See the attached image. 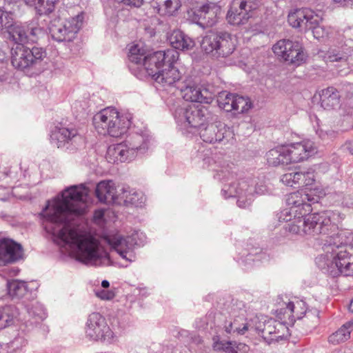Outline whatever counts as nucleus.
Masks as SVG:
<instances>
[{
  "mask_svg": "<svg viewBox=\"0 0 353 353\" xmlns=\"http://www.w3.org/2000/svg\"><path fill=\"white\" fill-rule=\"evenodd\" d=\"M89 201V190L85 185H72L49 201L41 216L45 230L60 243L68 245L78 261L97 265L103 258L109 260L108 252L94 238L73 227L71 223L85 212Z\"/></svg>",
  "mask_w": 353,
  "mask_h": 353,
  "instance_id": "f257e3e1",
  "label": "nucleus"
},
{
  "mask_svg": "<svg viewBox=\"0 0 353 353\" xmlns=\"http://www.w3.org/2000/svg\"><path fill=\"white\" fill-rule=\"evenodd\" d=\"M340 214L334 211H324L319 213L307 214L302 219H296V223H288L290 232L296 234L310 236L316 239L325 236V241L330 245V241L346 237L350 234L346 230H339L338 225L334 222Z\"/></svg>",
  "mask_w": 353,
  "mask_h": 353,
  "instance_id": "f03ea898",
  "label": "nucleus"
},
{
  "mask_svg": "<svg viewBox=\"0 0 353 353\" xmlns=\"http://www.w3.org/2000/svg\"><path fill=\"white\" fill-rule=\"evenodd\" d=\"M348 235L343 239H338L330 241L327 245V252L331 250L332 261L327 264V271L332 277L339 275L353 276V245L348 243Z\"/></svg>",
  "mask_w": 353,
  "mask_h": 353,
  "instance_id": "7ed1b4c3",
  "label": "nucleus"
},
{
  "mask_svg": "<svg viewBox=\"0 0 353 353\" xmlns=\"http://www.w3.org/2000/svg\"><path fill=\"white\" fill-rule=\"evenodd\" d=\"M314 195L296 191L288 195L286 203L288 206L277 214L279 222L296 223V219H302L312 211V204L318 202Z\"/></svg>",
  "mask_w": 353,
  "mask_h": 353,
  "instance_id": "20e7f679",
  "label": "nucleus"
},
{
  "mask_svg": "<svg viewBox=\"0 0 353 353\" xmlns=\"http://www.w3.org/2000/svg\"><path fill=\"white\" fill-rule=\"evenodd\" d=\"M145 236L142 232L133 231L130 234L123 235L120 232H112V252L114 250L124 261L119 263L112 256V266L128 267L134 260L133 250L135 245H143Z\"/></svg>",
  "mask_w": 353,
  "mask_h": 353,
  "instance_id": "39448f33",
  "label": "nucleus"
},
{
  "mask_svg": "<svg viewBox=\"0 0 353 353\" xmlns=\"http://www.w3.org/2000/svg\"><path fill=\"white\" fill-rule=\"evenodd\" d=\"M12 64L19 70H43L47 65L46 51L39 47L32 48L17 45L12 49Z\"/></svg>",
  "mask_w": 353,
  "mask_h": 353,
  "instance_id": "423d86ee",
  "label": "nucleus"
},
{
  "mask_svg": "<svg viewBox=\"0 0 353 353\" xmlns=\"http://www.w3.org/2000/svg\"><path fill=\"white\" fill-rule=\"evenodd\" d=\"M148 139L144 135L132 133L124 141L113 143L112 140V158L114 163H127L134 160L139 152L143 153L148 149Z\"/></svg>",
  "mask_w": 353,
  "mask_h": 353,
  "instance_id": "0eeeda50",
  "label": "nucleus"
},
{
  "mask_svg": "<svg viewBox=\"0 0 353 353\" xmlns=\"http://www.w3.org/2000/svg\"><path fill=\"white\" fill-rule=\"evenodd\" d=\"M235 41L236 39L228 32H211L203 39L201 48L208 54L227 57L235 50Z\"/></svg>",
  "mask_w": 353,
  "mask_h": 353,
  "instance_id": "6e6552de",
  "label": "nucleus"
},
{
  "mask_svg": "<svg viewBox=\"0 0 353 353\" xmlns=\"http://www.w3.org/2000/svg\"><path fill=\"white\" fill-rule=\"evenodd\" d=\"M255 180L251 178L239 179L225 184L221 190L224 198L236 197L239 207L245 208L254 198V185Z\"/></svg>",
  "mask_w": 353,
  "mask_h": 353,
  "instance_id": "1a4fd4ad",
  "label": "nucleus"
},
{
  "mask_svg": "<svg viewBox=\"0 0 353 353\" xmlns=\"http://www.w3.org/2000/svg\"><path fill=\"white\" fill-rule=\"evenodd\" d=\"M83 21V13L70 17L64 21L60 18H56L50 22L49 32L54 41L58 42L71 41L81 29Z\"/></svg>",
  "mask_w": 353,
  "mask_h": 353,
  "instance_id": "9d476101",
  "label": "nucleus"
},
{
  "mask_svg": "<svg viewBox=\"0 0 353 353\" xmlns=\"http://www.w3.org/2000/svg\"><path fill=\"white\" fill-rule=\"evenodd\" d=\"M175 117L178 122L187 128H200L210 119L211 113L205 106L193 104L187 108H177Z\"/></svg>",
  "mask_w": 353,
  "mask_h": 353,
  "instance_id": "9b49d317",
  "label": "nucleus"
},
{
  "mask_svg": "<svg viewBox=\"0 0 353 353\" xmlns=\"http://www.w3.org/2000/svg\"><path fill=\"white\" fill-rule=\"evenodd\" d=\"M272 50L274 54L284 61L296 65H300L307 59L303 45L299 41L281 39L273 46Z\"/></svg>",
  "mask_w": 353,
  "mask_h": 353,
  "instance_id": "f8f14e48",
  "label": "nucleus"
},
{
  "mask_svg": "<svg viewBox=\"0 0 353 353\" xmlns=\"http://www.w3.org/2000/svg\"><path fill=\"white\" fill-rule=\"evenodd\" d=\"M178 58L179 53L173 49L157 51L145 55L139 65L144 66L148 74L154 77L164 67L165 63L170 65L172 62H176Z\"/></svg>",
  "mask_w": 353,
  "mask_h": 353,
  "instance_id": "ddd939ff",
  "label": "nucleus"
},
{
  "mask_svg": "<svg viewBox=\"0 0 353 353\" xmlns=\"http://www.w3.org/2000/svg\"><path fill=\"white\" fill-rule=\"evenodd\" d=\"M145 196L142 192L130 189L124 185L115 188L112 185V205L141 207L145 203Z\"/></svg>",
  "mask_w": 353,
  "mask_h": 353,
  "instance_id": "4468645a",
  "label": "nucleus"
},
{
  "mask_svg": "<svg viewBox=\"0 0 353 353\" xmlns=\"http://www.w3.org/2000/svg\"><path fill=\"white\" fill-rule=\"evenodd\" d=\"M109 331L105 319L101 314L94 312L89 315L85 327L88 339L94 341H104L108 336Z\"/></svg>",
  "mask_w": 353,
  "mask_h": 353,
  "instance_id": "2eb2a0df",
  "label": "nucleus"
},
{
  "mask_svg": "<svg viewBox=\"0 0 353 353\" xmlns=\"http://www.w3.org/2000/svg\"><path fill=\"white\" fill-rule=\"evenodd\" d=\"M288 163H296L307 160L317 152L313 141L309 139L285 145Z\"/></svg>",
  "mask_w": 353,
  "mask_h": 353,
  "instance_id": "dca6fc26",
  "label": "nucleus"
},
{
  "mask_svg": "<svg viewBox=\"0 0 353 353\" xmlns=\"http://www.w3.org/2000/svg\"><path fill=\"white\" fill-rule=\"evenodd\" d=\"M254 8L250 0H234L227 14V20L232 25L245 24L252 17Z\"/></svg>",
  "mask_w": 353,
  "mask_h": 353,
  "instance_id": "f3484780",
  "label": "nucleus"
},
{
  "mask_svg": "<svg viewBox=\"0 0 353 353\" xmlns=\"http://www.w3.org/2000/svg\"><path fill=\"white\" fill-rule=\"evenodd\" d=\"M318 20V14L309 8L295 9L288 16L289 24L301 31L307 32L311 25L315 24Z\"/></svg>",
  "mask_w": 353,
  "mask_h": 353,
  "instance_id": "a211bd4d",
  "label": "nucleus"
},
{
  "mask_svg": "<svg viewBox=\"0 0 353 353\" xmlns=\"http://www.w3.org/2000/svg\"><path fill=\"white\" fill-rule=\"evenodd\" d=\"M23 256L21 245L9 239L0 240V266L19 260Z\"/></svg>",
  "mask_w": 353,
  "mask_h": 353,
  "instance_id": "6ab92c4d",
  "label": "nucleus"
},
{
  "mask_svg": "<svg viewBox=\"0 0 353 353\" xmlns=\"http://www.w3.org/2000/svg\"><path fill=\"white\" fill-rule=\"evenodd\" d=\"M183 97L185 101L210 104L214 94L208 88L203 86L188 85L183 90Z\"/></svg>",
  "mask_w": 353,
  "mask_h": 353,
  "instance_id": "aec40b11",
  "label": "nucleus"
},
{
  "mask_svg": "<svg viewBox=\"0 0 353 353\" xmlns=\"http://www.w3.org/2000/svg\"><path fill=\"white\" fill-rule=\"evenodd\" d=\"M132 114L129 112H119L112 107V138L124 135L131 125Z\"/></svg>",
  "mask_w": 353,
  "mask_h": 353,
  "instance_id": "412c9836",
  "label": "nucleus"
},
{
  "mask_svg": "<svg viewBox=\"0 0 353 353\" xmlns=\"http://www.w3.org/2000/svg\"><path fill=\"white\" fill-rule=\"evenodd\" d=\"M287 327L272 319L265 321L263 323L259 322L255 330L261 334L265 340L278 341L282 339L283 334H281V330H285Z\"/></svg>",
  "mask_w": 353,
  "mask_h": 353,
  "instance_id": "4be33fe9",
  "label": "nucleus"
},
{
  "mask_svg": "<svg viewBox=\"0 0 353 353\" xmlns=\"http://www.w3.org/2000/svg\"><path fill=\"white\" fill-rule=\"evenodd\" d=\"M226 132L225 125L221 122H216L208 124L204 128H200L199 135L204 142L215 143L224 139Z\"/></svg>",
  "mask_w": 353,
  "mask_h": 353,
  "instance_id": "5701e85b",
  "label": "nucleus"
},
{
  "mask_svg": "<svg viewBox=\"0 0 353 353\" xmlns=\"http://www.w3.org/2000/svg\"><path fill=\"white\" fill-rule=\"evenodd\" d=\"M174 63L172 62L170 65L165 63L164 67L152 77L156 83L166 87L173 85L180 80L181 76L179 70L174 66Z\"/></svg>",
  "mask_w": 353,
  "mask_h": 353,
  "instance_id": "b1692460",
  "label": "nucleus"
},
{
  "mask_svg": "<svg viewBox=\"0 0 353 353\" xmlns=\"http://www.w3.org/2000/svg\"><path fill=\"white\" fill-rule=\"evenodd\" d=\"M172 48L180 50H188L194 46V40L180 30H174L168 37Z\"/></svg>",
  "mask_w": 353,
  "mask_h": 353,
  "instance_id": "393cba45",
  "label": "nucleus"
},
{
  "mask_svg": "<svg viewBox=\"0 0 353 353\" xmlns=\"http://www.w3.org/2000/svg\"><path fill=\"white\" fill-rule=\"evenodd\" d=\"M110 109L104 108L97 113L93 117V123L97 133L103 137L110 134Z\"/></svg>",
  "mask_w": 353,
  "mask_h": 353,
  "instance_id": "a878e982",
  "label": "nucleus"
},
{
  "mask_svg": "<svg viewBox=\"0 0 353 353\" xmlns=\"http://www.w3.org/2000/svg\"><path fill=\"white\" fill-rule=\"evenodd\" d=\"M224 327L228 334L243 335L250 327L245 315V310H242L240 314L234 317L233 321L226 322Z\"/></svg>",
  "mask_w": 353,
  "mask_h": 353,
  "instance_id": "bb28decb",
  "label": "nucleus"
},
{
  "mask_svg": "<svg viewBox=\"0 0 353 353\" xmlns=\"http://www.w3.org/2000/svg\"><path fill=\"white\" fill-rule=\"evenodd\" d=\"M265 157L268 164L271 166L289 164L285 145L277 146L270 150Z\"/></svg>",
  "mask_w": 353,
  "mask_h": 353,
  "instance_id": "cd10ccee",
  "label": "nucleus"
},
{
  "mask_svg": "<svg viewBox=\"0 0 353 353\" xmlns=\"http://www.w3.org/2000/svg\"><path fill=\"white\" fill-rule=\"evenodd\" d=\"M340 95L334 87L323 89L321 94V106L326 110L333 109L339 104Z\"/></svg>",
  "mask_w": 353,
  "mask_h": 353,
  "instance_id": "c85d7f7f",
  "label": "nucleus"
},
{
  "mask_svg": "<svg viewBox=\"0 0 353 353\" xmlns=\"http://www.w3.org/2000/svg\"><path fill=\"white\" fill-rule=\"evenodd\" d=\"M77 134V130L64 127H56L51 134L52 140L56 141L58 148L62 147Z\"/></svg>",
  "mask_w": 353,
  "mask_h": 353,
  "instance_id": "c756f323",
  "label": "nucleus"
},
{
  "mask_svg": "<svg viewBox=\"0 0 353 353\" xmlns=\"http://www.w3.org/2000/svg\"><path fill=\"white\" fill-rule=\"evenodd\" d=\"M198 23L207 27H212L217 22V15L214 8L208 5L203 6L198 11Z\"/></svg>",
  "mask_w": 353,
  "mask_h": 353,
  "instance_id": "7c9ffc66",
  "label": "nucleus"
},
{
  "mask_svg": "<svg viewBox=\"0 0 353 353\" xmlns=\"http://www.w3.org/2000/svg\"><path fill=\"white\" fill-rule=\"evenodd\" d=\"M24 3L33 7L39 14H49L52 13L59 2V0H23Z\"/></svg>",
  "mask_w": 353,
  "mask_h": 353,
  "instance_id": "2f4dec72",
  "label": "nucleus"
},
{
  "mask_svg": "<svg viewBox=\"0 0 353 353\" xmlns=\"http://www.w3.org/2000/svg\"><path fill=\"white\" fill-rule=\"evenodd\" d=\"M7 33L9 34V38L18 45H23L29 41V35L26 25L14 22Z\"/></svg>",
  "mask_w": 353,
  "mask_h": 353,
  "instance_id": "473e14b6",
  "label": "nucleus"
},
{
  "mask_svg": "<svg viewBox=\"0 0 353 353\" xmlns=\"http://www.w3.org/2000/svg\"><path fill=\"white\" fill-rule=\"evenodd\" d=\"M353 330V318L343 325L338 330L332 333L328 338L330 343L334 345L343 343L350 337V333Z\"/></svg>",
  "mask_w": 353,
  "mask_h": 353,
  "instance_id": "72a5a7b5",
  "label": "nucleus"
},
{
  "mask_svg": "<svg viewBox=\"0 0 353 353\" xmlns=\"http://www.w3.org/2000/svg\"><path fill=\"white\" fill-rule=\"evenodd\" d=\"M350 51V48L347 46H334L327 51L325 57L330 62L346 61Z\"/></svg>",
  "mask_w": 353,
  "mask_h": 353,
  "instance_id": "f704fd0d",
  "label": "nucleus"
},
{
  "mask_svg": "<svg viewBox=\"0 0 353 353\" xmlns=\"http://www.w3.org/2000/svg\"><path fill=\"white\" fill-rule=\"evenodd\" d=\"M17 314L16 307L12 305L0 308V330L10 325Z\"/></svg>",
  "mask_w": 353,
  "mask_h": 353,
  "instance_id": "c9c22d12",
  "label": "nucleus"
},
{
  "mask_svg": "<svg viewBox=\"0 0 353 353\" xmlns=\"http://www.w3.org/2000/svg\"><path fill=\"white\" fill-rule=\"evenodd\" d=\"M8 294L12 298H21L27 292L26 283L19 280H11L7 283Z\"/></svg>",
  "mask_w": 353,
  "mask_h": 353,
  "instance_id": "e433bc0d",
  "label": "nucleus"
},
{
  "mask_svg": "<svg viewBox=\"0 0 353 353\" xmlns=\"http://www.w3.org/2000/svg\"><path fill=\"white\" fill-rule=\"evenodd\" d=\"M297 172V177L299 179L296 181L299 187H309L312 186L315 181V170L309 168L305 171H300Z\"/></svg>",
  "mask_w": 353,
  "mask_h": 353,
  "instance_id": "4c0bfd02",
  "label": "nucleus"
},
{
  "mask_svg": "<svg viewBox=\"0 0 353 353\" xmlns=\"http://www.w3.org/2000/svg\"><path fill=\"white\" fill-rule=\"evenodd\" d=\"M234 112L235 114H242L248 112L252 107L251 100L248 97L234 94L233 102Z\"/></svg>",
  "mask_w": 353,
  "mask_h": 353,
  "instance_id": "58836bf2",
  "label": "nucleus"
},
{
  "mask_svg": "<svg viewBox=\"0 0 353 353\" xmlns=\"http://www.w3.org/2000/svg\"><path fill=\"white\" fill-rule=\"evenodd\" d=\"M234 94H235L230 93L226 91L219 93L217 98V103L219 108L226 112H232L234 110L233 102Z\"/></svg>",
  "mask_w": 353,
  "mask_h": 353,
  "instance_id": "ea45409f",
  "label": "nucleus"
},
{
  "mask_svg": "<svg viewBox=\"0 0 353 353\" xmlns=\"http://www.w3.org/2000/svg\"><path fill=\"white\" fill-rule=\"evenodd\" d=\"M315 24L311 25L308 30H312L313 36L318 40L327 37L331 32V28L321 25L322 18L318 14V20Z\"/></svg>",
  "mask_w": 353,
  "mask_h": 353,
  "instance_id": "a19ab883",
  "label": "nucleus"
},
{
  "mask_svg": "<svg viewBox=\"0 0 353 353\" xmlns=\"http://www.w3.org/2000/svg\"><path fill=\"white\" fill-rule=\"evenodd\" d=\"M292 313L293 314L294 323L296 319H301L303 316H307L306 304L303 301H296L289 302Z\"/></svg>",
  "mask_w": 353,
  "mask_h": 353,
  "instance_id": "79ce46f5",
  "label": "nucleus"
},
{
  "mask_svg": "<svg viewBox=\"0 0 353 353\" xmlns=\"http://www.w3.org/2000/svg\"><path fill=\"white\" fill-rule=\"evenodd\" d=\"M276 316L281 321L279 323L285 326H286L285 325L294 324L293 314L292 313L289 303L286 304L285 307L276 310Z\"/></svg>",
  "mask_w": 353,
  "mask_h": 353,
  "instance_id": "37998d69",
  "label": "nucleus"
},
{
  "mask_svg": "<svg viewBox=\"0 0 353 353\" xmlns=\"http://www.w3.org/2000/svg\"><path fill=\"white\" fill-rule=\"evenodd\" d=\"M181 7L179 0H165L159 6V12L163 15H173Z\"/></svg>",
  "mask_w": 353,
  "mask_h": 353,
  "instance_id": "c03bdc74",
  "label": "nucleus"
},
{
  "mask_svg": "<svg viewBox=\"0 0 353 353\" xmlns=\"http://www.w3.org/2000/svg\"><path fill=\"white\" fill-rule=\"evenodd\" d=\"M95 194L100 202H107L108 196L110 194V181L107 180L99 182L97 185Z\"/></svg>",
  "mask_w": 353,
  "mask_h": 353,
  "instance_id": "a18cd8bd",
  "label": "nucleus"
},
{
  "mask_svg": "<svg viewBox=\"0 0 353 353\" xmlns=\"http://www.w3.org/2000/svg\"><path fill=\"white\" fill-rule=\"evenodd\" d=\"M14 22L12 14L0 8V33L7 32Z\"/></svg>",
  "mask_w": 353,
  "mask_h": 353,
  "instance_id": "49530a36",
  "label": "nucleus"
},
{
  "mask_svg": "<svg viewBox=\"0 0 353 353\" xmlns=\"http://www.w3.org/2000/svg\"><path fill=\"white\" fill-rule=\"evenodd\" d=\"M145 57L144 50L141 49L138 45L134 44L130 47L128 53V59L130 62L137 65L141 64V61Z\"/></svg>",
  "mask_w": 353,
  "mask_h": 353,
  "instance_id": "de8ad7c7",
  "label": "nucleus"
},
{
  "mask_svg": "<svg viewBox=\"0 0 353 353\" xmlns=\"http://www.w3.org/2000/svg\"><path fill=\"white\" fill-rule=\"evenodd\" d=\"M329 197L334 203L338 205H342L346 207L353 205V201L350 199V195H346L342 192L332 193Z\"/></svg>",
  "mask_w": 353,
  "mask_h": 353,
  "instance_id": "09e8293b",
  "label": "nucleus"
},
{
  "mask_svg": "<svg viewBox=\"0 0 353 353\" xmlns=\"http://www.w3.org/2000/svg\"><path fill=\"white\" fill-rule=\"evenodd\" d=\"M213 347L216 350H223L226 353H237L231 341H219L218 336L213 338Z\"/></svg>",
  "mask_w": 353,
  "mask_h": 353,
  "instance_id": "8fccbe9b",
  "label": "nucleus"
},
{
  "mask_svg": "<svg viewBox=\"0 0 353 353\" xmlns=\"http://www.w3.org/2000/svg\"><path fill=\"white\" fill-rule=\"evenodd\" d=\"M236 174L232 170V168L227 166L218 170L216 173L215 178L223 181H233V179L236 178Z\"/></svg>",
  "mask_w": 353,
  "mask_h": 353,
  "instance_id": "3c124183",
  "label": "nucleus"
},
{
  "mask_svg": "<svg viewBox=\"0 0 353 353\" xmlns=\"http://www.w3.org/2000/svg\"><path fill=\"white\" fill-rule=\"evenodd\" d=\"M26 27L29 35V41L32 42H35L39 37L43 33L42 28L35 24H30L26 26Z\"/></svg>",
  "mask_w": 353,
  "mask_h": 353,
  "instance_id": "603ef678",
  "label": "nucleus"
},
{
  "mask_svg": "<svg viewBox=\"0 0 353 353\" xmlns=\"http://www.w3.org/2000/svg\"><path fill=\"white\" fill-rule=\"evenodd\" d=\"M299 179L297 177V172H289L283 174L281 177V181L287 186L293 187L298 185L296 181Z\"/></svg>",
  "mask_w": 353,
  "mask_h": 353,
  "instance_id": "864d4df0",
  "label": "nucleus"
},
{
  "mask_svg": "<svg viewBox=\"0 0 353 353\" xmlns=\"http://www.w3.org/2000/svg\"><path fill=\"white\" fill-rule=\"evenodd\" d=\"M105 211L103 209L95 210L94 214V223L101 228H103L105 225Z\"/></svg>",
  "mask_w": 353,
  "mask_h": 353,
  "instance_id": "5fc2aeb1",
  "label": "nucleus"
},
{
  "mask_svg": "<svg viewBox=\"0 0 353 353\" xmlns=\"http://www.w3.org/2000/svg\"><path fill=\"white\" fill-rule=\"evenodd\" d=\"M254 195L255 194L263 195V194H265L266 193L268 192V190L266 185L262 181H261L260 183H257L255 181V184L254 185Z\"/></svg>",
  "mask_w": 353,
  "mask_h": 353,
  "instance_id": "6e6d98bb",
  "label": "nucleus"
},
{
  "mask_svg": "<svg viewBox=\"0 0 353 353\" xmlns=\"http://www.w3.org/2000/svg\"><path fill=\"white\" fill-rule=\"evenodd\" d=\"M95 295L101 300H109L110 299V292L103 288H97L94 290Z\"/></svg>",
  "mask_w": 353,
  "mask_h": 353,
  "instance_id": "4d7b16f0",
  "label": "nucleus"
},
{
  "mask_svg": "<svg viewBox=\"0 0 353 353\" xmlns=\"http://www.w3.org/2000/svg\"><path fill=\"white\" fill-rule=\"evenodd\" d=\"M117 2L123 3L128 6H132L134 7H139L143 3V0H114Z\"/></svg>",
  "mask_w": 353,
  "mask_h": 353,
  "instance_id": "13d9d810",
  "label": "nucleus"
},
{
  "mask_svg": "<svg viewBox=\"0 0 353 353\" xmlns=\"http://www.w3.org/2000/svg\"><path fill=\"white\" fill-rule=\"evenodd\" d=\"M343 150L345 151H347L352 155H353V139L350 140H347L342 146Z\"/></svg>",
  "mask_w": 353,
  "mask_h": 353,
  "instance_id": "bf43d9fd",
  "label": "nucleus"
},
{
  "mask_svg": "<svg viewBox=\"0 0 353 353\" xmlns=\"http://www.w3.org/2000/svg\"><path fill=\"white\" fill-rule=\"evenodd\" d=\"M28 312L30 315H36V316H39V319H43V314H40V313H36L32 309L31 310H29L28 309Z\"/></svg>",
  "mask_w": 353,
  "mask_h": 353,
  "instance_id": "052dcab7",
  "label": "nucleus"
},
{
  "mask_svg": "<svg viewBox=\"0 0 353 353\" xmlns=\"http://www.w3.org/2000/svg\"><path fill=\"white\" fill-rule=\"evenodd\" d=\"M109 285H110V283H109V281H107V280H104V281H102V283H101V288H102L103 289H104V288H108L109 287Z\"/></svg>",
  "mask_w": 353,
  "mask_h": 353,
  "instance_id": "680f3d73",
  "label": "nucleus"
},
{
  "mask_svg": "<svg viewBox=\"0 0 353 353\" xmlns=\"http://www.w3.org/2000/svg\"><path fill=\"white\" fill-rule=\"evenodd\" d=\"M101 1L103 4L105 12H106V10L109 7V0H101Z\"/></svg>",
  "mask_w": 353,
  "mask_h": 353,
  "instance_id": "e2e57ef3",
  "label": "nucleus"
},
{
  "mask_svg": "<svg viewBox=\"0 0 353 353\" xmlns=\"http://www.w3.org/2000/svg\"><path fill=\"white\" fill-rule=\"evenodd\" d=\"M316 133L319 135V137L322 139L325 138V134L323 132V130L321 129L318 128L316 130Z\"/></svg>",
  "mask_w": 353,
  "mask_h": 353,
  "instance_id": "0e129e2a",
  "label": "nucleus"
},
{
  "mask_svg": "<svg viewBox=\"0 0 353 353\" xmlns=\"http://www.w3.org/2000/svg\"><path fill=\"white\" fill-rule=\"evenodd\" d=\"M349 310L353 313V299L351 301L349 305Z\"/></svg>",
  "mask_w": 353,
  "mask_h": 353,
  "instance_id": "69168bd1",
  "label": "nucleus"
},
{
  "mask_svg": "<svg viewBox=\"0 0 353 353\" xmlns=\"http://www.w3.org/2000/svg\"><path fill=\"white\" fill-rule=\"evenodd\" d=\"M104 240L108 245H110V237L109 236H105Z\"/></svg>",
  "mask_w": 353,
  "mask_h": 353,
  "instance_id": "338daca9",
  "label": "nucleus"
},
{
  "mask_svg": "<svg viewBox=\"0 0 353 353\" xmlns=\"http://www.w3.org/2000/svg\"><path fill=\"white\" fill-rule=\"evenodd\" d=\"M6 3H8V4H11L14 2L16 1V0H4Z\"/></svg>",
  "mask_w": 353,
  "mask_h": 353,
  "instance_id": "774afa93",
  "label": "nucleus"
}]
</instances>
